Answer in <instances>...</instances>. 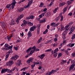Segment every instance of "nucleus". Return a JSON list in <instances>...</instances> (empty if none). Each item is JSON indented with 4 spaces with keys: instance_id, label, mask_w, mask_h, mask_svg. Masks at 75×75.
Wrapping results in <instances>:
<instances>
[{
    "instance_id": "obj_64",
    "label": "nucleus",
    "mask_w": 75,
    "mask_h": 75,
    "mask_svg": "<svg viewBox=\"0 0 75 75\" xmlns=\"http://www.w3.org/2000/svg\"><path fill=\"white\" fill-rule=\"evenodd\" d=\"M25 72H23V73L21 75H25Z\"/></svg>"
},
{
    "instance_id": "obj_11",
    "label": "nucleus",
    "mask_w": 75,
    "mask_h": 75,
    "mask_svg": "<svg viewBox=\"0 0 75 75\" xmlns=\"http://www.w3.org/2000/svg\"><path fill=\"white\" fill-rule=\"evenodd\" d=\"M51 12H49L45 14V16L47 17H48L51 16Z\"/></svg>"
},
{
    "instance_id": "obj_8",
    "label": "nucleus",
    "mask_w": 75,
    "mask_h": 75,
    "mask_svg": "<svg viewBox=\"0 0 75 75\" xmlns=\"http://www.w3.org/2000/svg\"><path fill=\"white\" fill-rule=\"evenodd\" d=\"M34 59V58L33 57H31L29 58L28 60L27 61V64L30 63V62L31 61V62H32L33 60Z\"/></svg>"
},
{
    "instance_id": "obj_6",
    "label": "nucleus",
    "mask_w": 75,
    "mask_h": 75,
    "mask_svg": "<svg viewBox=\"0 0 75 75\" xmlns=\"http://www.w3.org/2000/svg\"><path fill=\"white\" fill-rule=\"evenodd\" d=\"M33 3L31 1H29L28 3V4L26 6H25L23 7V8H28L29 7H30V6L31 5V4Z\"/></svg>"
},
{
    "instance_id": "obj_42",
    "label": "nucleus",
    "mask_w": 75,
    "mask_h": 75,
    "mask_svg": "<svg viewBox=\"0 0 75 75\" xmlns=\"http://www.w3.org/2000/svg\"><path fill=\"white\" fill-rule=\"evenodd\" d=\"M1 74H3V73H5V71L4 69H3L1 71Z\"/></svg>"
},
{
    "instance_id": "obj_28",
    "label": "nucleus",
    "mask_w": 75,
    "mask_h": 75,
    "mask_svg": "<svg viewBox=\"0 0 75 75\" xmlns=\"http://www.w3.org/2000/svg\"><path fill=\"white\" fill-rule=\"evenodd\" d=\"M62 55V54L61 53H59V54L58 55V58H60V57H61V56Z\"/></svg>"
},
{
    "instance_id": "obj_1",
    "label": "nucleus",
    "mask_w": 75,
    "mask_h": 75,
    "mask_svg": "<svg viewBox=\"0 0 75 75\" xmlns=\"http://www.w3.org/2000/svg\"><path fill=\"white\" fill-rule=\"evenodd\" d=\"M6 50L7 51V50H8L9 49H10V50H9L8 52H7L6 54V57L5 58V60L7 61V58L8 57V56H9V54H10V53H11L13 51H12V50L11 49L12 48V47L11 46H8V47H6L5 48Z\"/></svg>"
},
{
    "instance_id": "obj_52",
    "label": "nucleus",
    "mask_w": 75,
    "mask_h": 75,
    "mask_svg": "<svg viewBox=\"0 0 75 75\" xmlns=\"http://www.w3.org/2000/svg\"><path fill=\"white\" fill-rule=\"evenodd\" d=\"M12 6H11V7L13 9L14 8V6H15V4H12Z\"/></svg>"
},
{
    "instance_id": "obj_54",
    "label": "nucleus",
    "mask_w": 75,
    "mask_h": 75,
    "mask_svg": "<svg viewBox=\"0 0 75 75\" xmlns=\"http://www.w3.org/2000/svg\"><path fill=\"white\" fill-rule=\"evenodd\" d=\"M66 50H65L64 49H61L60 50L61 51H64V52H65Z\"/></svg>"
},
{
    "instance_id": "obj_61",
    "label": "nucleus",
    "mask_w": 75,
    "mask_h": 75,
    "mask_svg": "<svg viewBox=\"0 0 75 75\" xmlns=\"http://www.w3.org/2000/svg\"><path fill=\"white\" fill-rule=\"evenodd\" d=\"M74 45H75V44L74 43H71V47H73Z\"/></svg>"
},
{
    "instance_id": "obj_7",
    "label": "nucleus",
    "mask_w": 75,
    "mask_h": 75,
    "mask_svg": "<svg viewBox=\"0 0 75 75\" xmlns=\"http://www.w3.org/2000/svg\"><path fill=\"white\" fill-rule=\"evenodd\" d=\"M69 28V30H71V31L70 32V33H69V34H70V35L71 34H72L73 32V31H74L75 30V27H72L71 28Z\"/></svg>"
},
{
    "instance_id": "obj_29",
    "label": "nucleus",
    "mask_w": 75,
    "mask_h": 75,
    "mask_svg": "<svg viewBox=\"0 0 75 75\" xmlns=\"http://www.w3.org/2000/svg\"><path fill=\"white\" fill-rule=\"evenodd\" d=\"M24 10V9L23 8H20V10H19V11L20 12H22V11H23V10Z\"/></svg>"
},
{
    "instance_id": "obj_49",
    "label": "nucleus",
    "mask_w": 75,
    "mask_h": 75,
    "mask_svg": "<svg viewBox=\"0 0 75 75\" xmlns=\"http://www.w3.org/2000/svg\"><path fill=\"white\" fill-rule=\"evenodd\" d=\"M62 62H63L64 64H65V63H66V62H67V61L64 60H62Z\"/></svg>"
},
{
    "instance_id": "obj_33",
    "label": "nucleus",
    "mask_w": 75,
    "mask_h": 75,
    "mask_svg": "<svg viewBox=\"0 0 75 75\" xmlns=\"http://www.w3.org/2000/svg\"><path fill=\"white\" fill-rule=\"evenodd\" d=\"M23 23L24 24H27L28 22H27V21L25 20H23Z\"/></svg>"
},
{
    "instance_id": "obj_51",
    "label": "nucleus",
    "mask_w": 75,
    "mask_h": 75,
    "mask_svg": "<svg viewBox=\"0 0 75 75\" xmlns=\"http://www.w3.org/2000/svg\"><path fill=\"white\" fill-rule=\"evenodd\" d=\"M4 70L5 72H7V71H8V69H7L4 68Z\"/></svg>"
},
{
    "instance_id": "obj_24",
    "label": "nucleus",
    "mask_w": 75,
    "mask_h": 75,
    "mask_svg": "<svg viewBox=\"0 0 75 75\" xmlns=\"http://www.w3.org/2000/svg\"><path fill=\"white\" fill-rule=\"evenodd\" d=\"M31 35H32V34L31 33V32L30 31H29L28 33V36L30 37L31 36Z\"/></svg>"
},
{
    "instance_id": "obj_18",
    "label": "nucleus",
    "mask_w": 75,
    "mask_h": 75,
    "mask_svg": "<svg viewBox=\"0 0 75 75\" xmlns=\"http://www.w3.org/2000/svg\"><path fill=\"white\" fill-rule=\"evenodd\" d=\"M46 21V20H43L40 21H39V23H44V22H45Z\"/></svg>"
},
{
    "instance_id": "obj_34",
    "label": "nucleus",
    "mask_w": 75,
    "mask_h": 75,
    "mask_svg": "<svg viewBox=\"0 0 75 75\" xmlns=\"http://www.w3.org/2000/svg\"><path fill=\"white\" fill-rule=\"evenodd\" d=\"M30 18L31 19H34V16H30Z\"/></svg>"
},
{
    "instance_id": "obj_14",
    "label": "nucleus",
    "mask_w": 75,
    "mask_h": 75,
    "mask_svg": "<svg viewBox=\"0 0 75 75\" xmlns=\"http://www.w3.org/2000/svg\"><path fill=\"white\" fill-rule=\"evenodd\" d=\"M74 1V0H70V1H68L67 2V3L69 5H70L71 3H72V1Z\"/></svg>"
},
{
    "instance_id": "obj_17",
    "label": "nucleus",
    "mask_w": 75,
    "mask_h": 75,
    "mask_svg": "<svg viewBox=\"0 0 75 75\" xmlns=\"http://www.w3.org/2000/svg\"><path fill=\"white\" fill-rule=\"evenodd\" d=\"M65 2H62V3H61L60 4L59 6L60 7H62V6H64V5H65Z\"/></svg>"
},
{
    "instance_id": "obj_55",
    "label": "nucleus",
    "mask_w": 75,
    "mask_h": 75,
    "mask_svg": "<svg viewBox=\"0 0 75 75\" xmlns=\"http://www.w3.org/2000/svg\"><path fill=\"white\" fill-rule=\"evenodd\" d=\"M21 64V62L20 61H19V62L18 63V66H20V64Z\"/></svg>"
},
{
    "instance_id": "obj_56",
    "label": "nucleus",
    "mask_w": 75,
    "mask_h": 75,
    "mask_svg": "<svg viewBox=\"0 0 75 75\" xmlns=\"http://www.w3.org/2000/svg\"><path fill=\"white\" fill-rule=\"evenodd\" d=\"M57 40H57V38H55L54 39V41H55V42L57 41Z\"/></svg>"
},
{
    "instance_id": "obj_38",
    "label": "nucleus",
    "mask_w": 75,
    "mask_h": 75,
    "mask_svg": "<svg viewBox=\"0 0 75 75\" xmlns=\"http://www.w3.org/2000/svg\"><path fill=\"white\" fill-rule=\"evenodd\" d=\"M58 48H57L54 50V52L57 53V52H58Z\"/></svg>"
},
{
    "instance_id": "obj_27",
    "label": "nucleus",
    "mask_w": 75,
    "mask_h": 75,
    "mask_svg": "<svg viewBox=\"0 0 75 75\" xmlns=\"http://www.w3.org/2000/svg\"><path fill=\"white\" fill-rule=\"evenodd\" d=\"M12 4H10L9 5L8 4L6 5V8H10V7H11V6Z\"/></svg>"
},
{
    "instance_id": "obj_59",
    "label": "nucleus",
    "mask_w": 75,
    "mask_h": 75,
    "mask_svg": "<svg viewBox=\"0 0 75 75\" xmlns=\"http://www.w3.org/2000/svg\"><path fill=\"white\" fill-rule=\"evenodd\" d=\"M26 19H27V20H29V19H30V16H29L27 17Z\"/></svg>"
},
{
    "instance_id": "obj_2",
    "label": "nucleus",
    "mask_w": 75,
    "mask_h": 75,
    "mask_svg": "<svg viewBox=\"0 0 75 75\" xmlns=\"http://www.w3.org/2000/svg\"><path fill=\"white\" fill-rule=\"evenodd\" d=\"M71 62H72V63H73V64H72L71 65L70 67H69V71H71L72 69H73L74 68V67H75V61H74V60H72L71 61Z\"/></svg>"
},
{
    "instance_id": "obj_25",
    "label": "nucleus",
    "mask_w": 75,
    "mask_h": 75,
    "mask_svg": "<svg viewBox=\"0 0 75 75\" xmlns=\"http://www.w3.org/2000/svg\"><path fill=\"white\" fill-rule=\"evenodd\" d=\"M53 54H53V55H54V57H57V53H56L55 52H53Z\"/></svg>"
},
{
    "instance_id": "obj_45",
    "label": "nucleus",
    "mask_w": 75,
    "mask_h": 75,
    "mask_svg": "<svg viewBox=\"0 0 75 75\" xmlns=\"http://www.w3.org/2000/svg\"><path fill=\"white\" fill-rule=\"evenodd\" d=\"M60 16V18L61 17V19H60V21H62L63 20V16Z\"/></svg>"
},
{
    "instance_id": "obj_3",
    "label": "nucleus",
    "mask_w": 75,
    "mask_h": 75,
    "mask_svg": "<svg viewBox=\"0 0 75 75\" xmlns=\"http://www.w3.org/2000/svg\"><path fill=\"white\" fill-rule=\"evenodd\" d=\"M69 25H67L65 27L64 30L65 31L63 33H64V35H66L67 32L68 31V30H69Z\"/></svg>"
},
{
    "instance_id": "obj_10",
    "label": "nucleus",
    "mask_w": 75,
    "mask_h": 75,
    "mask_svg": "<svg viewBox=\"0 0 75 75\" xmlns=\"http://www.w3.org/2000/svg\"><path fill=\"white\" fill-rule=\"evenodd\" d=\"M52 74H54V72L53 71V70H52V71H51L49 73V72H47L46 73L47 75H51Z\"/></svg>"
},
{
    "instance_id": "obj_32",
    "label": "nucleus",
    "mask_w": 75,
    "mask_h": 75,
    "mask_svg": "<svg viewBox=\"0 0 75 75\" xmlns=\"http://www.w3.org/2000/svg\"><path fill=\"white\" fill-rule=\"evenodd\" d=\"M72 57H75V52H73L71 54Z\"/></svg>"
},
{
    "instance_id": "obj_31",
    "label": "nucleus",
    "mask_w": 75,
    "mask_h": 75,
    "mask_svg": "<svg viewBox=\"0 0 75 75\" xmlns=\"http://www.w3.org/2000/svg\"><path fill=\"white\" fill-rule=\"evenodd\" d=\"M51 50H52V49H48L47 50H46L45 51V52H51Z\"/></svg>"
},
{
    "instance_id": "obj_46",
    "label": "nucleus",
    "mask_w": 75,
    "mask_h": 75,
    "mask_svg": "<svg viewBox=\"0 0 75 75\" xmlns=\"http://www.w3.org/2000/svg\"><path fill=\"white\" fill-rule=\"evenodd\" d=\"M59 23H58L54 25L53 27H57V26H58V25H59Z\"/></svg>"
},
{
    "instance_id": "obj_35",
    "label": "nucleus",
    "mask_w": 75,
    "mask_h": 75,
    "mask_svg": "<svg viewBox=\"0 0 75 75\" xmlns=\"http://www.w3.org/2000/svg\"><path fill=\"white\" fill-rule=\"evenodd\" d=\"M28 24H30V26H33V23L31 22H28Z\"/></svg>"
},
{
    "instance_id": "obj_22",
    "label": "nucleus",
    "mask_w": 75,
    "mask_h": 75,
    "mask_svg": "<svg viewBox=\"0 0 75 75\" xmlns=\"http://www.w3.org/2000/svg\"><path fill=\"white\" fill-rule=\"evenodd\" d=\"M31 48L30 47L28 49L26 50V52H27L28 54V53H29V52H30V51H31Z\"/></svg>"
},
{
    "instance_id": "obj_19",
    "label": "nucleus",
    "mask_w": 75,
    "mask_h": 75,
    "mask_svg": "<svg viewBox=\"0 0 75 75\" xmlns=\"http://www.w3.org/2000/svg\"><path fill=\"white\" fill-rule=\"evenodd\" d=\"M24 16V15L23 14H21L20 16L18 17V18H19V19H21V18H23V17Z\"/></svg>"
},
{
    "instance_id": "obj_21",
    "label": "nucleus",
    "mask_w": 75,
    "mask_h": 75,
    "mask_svg": "<svg viewBox=\"0 0 75 75\" xmlns=\"http://www.w3.org/2000/svg\"><path fill=\"white\" fill-rule=\"evenodd\" d=\"M48 31V29H46L43 32V34H47V33Z\"/></svg>"
},
{
    "instance_id": "obj_44",
    "label": "nucleus",
    "mask_w": 75,
    "mask_h": 75,
    "mask_svg": "<svg viewBox=\"0 0 75 75\" xmlns=\"http://www.w3.org/2000/svg\"><path fill=\"white\" fill-rule=\"evenodd\" d=\"M37 30V31L38 34H39V33H40V28H38V29Z\"/></svg>"
},
{
    "instance_id": "obj_50",
    "label": "nucleus",
    "mask_w": 75,
    "mask_h": 75,
    "mask_svg": "<svg viewBox=\"0 0 75 75\" xmlns=\"http://www.w3.org/2000/svg\"><path fill=\"white\" fill-rule=\"evenodd\" d=\"M8 73H11V72H12V71L11 70H10V69H8Z\"/></svg>"
},
{
    "instance_id": "obj_39",
    "label": "nucleus",
    "mask_w": 75,
    "mask_h": 75,
    "mask_svg": "<svg viewBox=\"0 0 75 75\" xmlns=\"http://www.w3.org/2000/svg\"><path fill=\"white\" fill-rule=\"evenodd\" d=\"M74 38H75V34H74V35H72V36L71 37L72 40H74Z\"/></svg>"
},
{
    "instance_id": "obj_43",
    "label": "nucleus",
    "mask_w": 75,
    "mask_h": 75,
    "mask_svg": "<svg viewBox=\"0 0 75 75\" xmlns=\"http://www.w3.org/2000/svg\"><path fill=\"white\" fill-rule=\"evenodd\" d=\"M20 20V19L19 18H18L16 20V22L18 24H19V20Z\"/></svg>"
},
{
    "instance_id": "obj_62",
    "label": "nucleus",
    "mask_w": 75,
    "mask_h": 75,
    "mask_svg": "<svg viewBox=\"0 0 75 75\" xmlns=\"http://www.w3.org/2000/svg\"><path fill=\"white\" fill-rule=\"evenodd\" d=\"M14 48L15 50H18V48L17 47H14Z\"/></svg>"
},
{
    "instance_id": "obj_4",
    "label": "nucleus",
    "mask_w": 75,
    "mask_h": 75,
    "mask_svg": "<svg viewBox=\"0 0 75 75\" xmlns=\"http://www.w3.org/2000/svg\"><path fill=\"white\" fill-rule=\"evenodd\" d=\"M31 48V50H32L30 52V54H33V52H34V51H35V50L36 48V47L35 46H34L32 47H30Z\"/></svg>"
},
{
    "instance_id": "obj_58",
    "label": "nucleus",
    "mask_w": 75,
    "mask_h": 75,
    "mask_svg": "<svg viewBox=\"0 0 75 75\" xmlns=\"http://www.w3.org/2000/svg\"><path fill=\"white\" fill-rule=\"evenodd\" d=\"M9 45H8V44H5V47H9Z\"/></svg>"
},
{
    "instance_id": "obj_57",
    "label": "nucleus",
    "mask_w": 75,
    "mask_h": 75,
    "mask_svg": "<svg viewBox=\"0 0 75 75\" xmlns=\"http://www.w3.org/2000/svg\"><path fill=\"white\" fill-rule=\"evenodd\" d=\"M72 15V13H69L68 14V16H71Z\"/></svg>"
},
{
    "instance_id": "obj_36",
    "label": "nucleus",
    "mask_w": 75,
    "mask_h": 75,
    "mask_svg": "<svg viewBox=\"0 0 75 75\" xmlns=\"http://www.w3.org/2000/svg\"><path fill=\"white\" fill-rule=\"evenodd\" d=\"M55 24L56 23H52L50 24V25L51 26H53V27H54V25H55Z\"/></svg>"
},
{
    "instance_id": "obj_15",
    "label": "nucleus",
    "mask_w": 75,
    "mask_h": 75,
    "mask_svg": "<svg viewBox=\"0 0 75 75\" xmlns=\"http://www.w3.org/2000/svg\"><path fill=\"white\" fill-rule=\"evenodd\" d=\"M65 35H65V33H63L62 34V37L63 39V40H64V39H65L66 38V37H65Z\"/></svg>"
},
{
    "instance_id": "obj_23",
    "label": "nucleus",
    "mask_w": 75,
    "mask_h": 75,
    "mask_svg": "<svg viewBox=\"0 0 75 75\" xmlns=\"http://www.w3.org/2000/svg\"><path fill=\"white\" fill-rule=\"evenodd\" d=\"M60 18V16H59L58 17L56 18L55 20L56 21H58L59 20V18Z\"/></svg>"
},
{
    "instance_id": "obj_41",
    "label": "nucleus",
    "mask_w": 75,
    "mask_h": 75,
    "mask_svg": "<svg viewBox=\"0 0 75 75\" xmlns=\"http://www.w3.org/2000/svg\"><path fill=\"white\" fill-rule=\"evenodd\" d=\"M44 5V3H41L40 4V5H39V7H42V6Z\"/></svg>"
},
{
    "instance_id": "obj_13",
    "label": "nucleus",
    "mask_w": 75,
    "mask_h": 75,
    "mask_svg": "<svg viewBox=\"0 0 75 75\" xmlns=\"http://www.w3.org/2000/svg\"><path fill=\"white\" fill-rule=\"evenodd\" d=\"M1 25H2V27H6V24H5V23H4V22H1Z\"/></svg>"
},
{
    "instance_id": "obj_47",
    "label": "nucleus",
    "mask_w": 75,
    "mask_h": 75,
    "mask_svg": "<svg viewBox=\"0 0 75 75\" xmlns=\"http://www.w3.org/2000/svg\"><path fill=\"white\" fill-rule=\"evenodd\" d=\"M30 31H34V29L32 27H31L30 29Z\"/></svg>"
},
{
    "instance_id": "obj_53",
    "label": "nucleus",
    "mask_w": 75,
    "mask_h": 75,
    "mask_svg": "<svg viewBox=\"0 0 75 75\" xmlns=\"http://www.w3.org/2000/svg\"><path fill=\"white\" fill-rule=\"evenodd\" d=\"M16 69V67H14V68H13L12 70V72H13V71H14V70H15V69Z\"/></svg>"
},
{
    "instance_id": "obj_40",
    "label": "nucleus",
    "mask_w": 75,
    "mask_h": 75,
    "mask_svg": "<svg viewBox=\"0 0 75 75\" xmlns=\"http://www.w3.org/2000/svg\"><path fill=\"white\" fill-rule=\"evenodd\" d=\"M33 64H35V65H38V64H39V62H33Z\"/></svg>"
},
{
    "instance_id": "obj_48",
    "label": "nucleus",
    "mask_w": 75,
    "mask_h": 75,
    "mask_svg": "<svg viewBox=\"0 0 75 75\" xmlns=\"http://www.w3.org/2000/svg\"><path fill=\"white\" fill-rule=\"evenodd\" d=\"M65 52H66V54H67V55H68V54H69V52H68V50H65Z\"/></svg>"
},
{
    "instance_id": "obj_9",
    "label": "nucleus",
    "mask_w": 75,
    "mask_h": 75,
    "mask_svg": "<svg viewBox=\"0 0 75 75\" xmlns=\"http://www.w3.org/2000/svg\"><path fill=\"white\" fill-rule=\"evenodd\" d=\"M18 58V56L17 55H16L14 57H12L11 58V59H14V60H16Z\"/></svg>"
},
{
    "instance_id": "obj_63",
    "label": "nucleus",
    "mask_w": 75,
    "mask_h": 75,
    "mask_svg": "<svg viewBox=\"0 0 75 75\" xmlns=\"http://www.w3.org/2000/svg\"><path fill=\"white\" fill-rule=\"evenodd\" d=\"M25 74L26 75H30V74L29 73H27L26 72H25Z\"/></svg>"
},
{
    "instance_id": "obj_16",
    "label": "nucleus",
    "mask_w": 75,
    "mask_h": 75,
    "mask_svg": "<svg viewBox=\"0 0 75 75\" xmlns=\"http://www.w3.org/2000/svg\"><path fill=\"white\" fill-rule=\"evenodd\" d=\"M67 7L64 8L63 10V14H64L65 13V12L66 11H67Z\"/></svg>"
},
{
    "instance_id": "obj_37",
    "label": "nucleus",
    "mask_w": 75,
    "mask_h": 75,
    "mask_svg": "<svg viewBox=\"0 0 75 75\" xmlns=\"http://www.w3.org/2000/svg\"><path fill=\"white\" fill-rule=\"evenodd\" d=\"M27 69V67H24V68H23L22 69H21V71H22L23 70V71H25L26 69Z\"/></svg>"
},
{
    "instance_id": "obj_60",
    "label": "nucleus",
    "mask_w": 75,
    "mask_h": 75,
    "mask_svg": "<svg viewBox=\"0 0 75 75\" xmlns=\"http://www.w3.org/2000/svg\"><path fill=\"white\" fill-rule=\"evenodd\" d=\"M35 51H40V49L37 48L36 49H35Z\"/></svg>"
},
{
    "instance_id": "obj_5",
    "label": "nucleus",
    "mask_w": 75,
    "mask_h": 75,
    "mask_svg": "<svg viewBox=\"0 0 75 75\" xmlns=\"http://www.w3.org/2000/svg\"><path fill=\"white\" fill-rule=\"evenodd\" d=\"M14 64V62L13 61H9V62H7L6 64L7 65H8V66H11L12 64Z\"/></svg>"
},
{
    "instance_id": "obj_20",
    "label": "nucleus",
    "mask_w": 75,
    "mask_h": 75,
    "mask_svg": "<svg viewBox=\"0 0 75 75\" xmlns=\"http://www.w3.org/2000/svg\"><path fill=\"white\" fill-rule=\"evenodd\" d=\"M16 0H13L12 1V3H11V4L12 5V4H16Z\"/></svg>"
},
{
    "instance_id": "obj_26",
    "label": "nucleus",
    "mask_w": 75,
    "mask_h": 75,
    "mask_svg": "<svg viewBox=\"0 0 75 75\" xmlns=\"http://www.w3.org/2000/svg\"><path fill=\"white\" fill-rule=\"evenodd\" d=\"M5 39H6V40H7V39L8 41H10V40H11V39L10 38V37L8 36H7L6 37H5Z\"/></svg>"
},
{
    "instance_id": "obj_30",
    "label": "nucleus",
    "mask_w": 75,
    "mask_h": 75,
    "mask_svg": "<svg viewBox=\"0 0 75 75\" xmlns=\"http://www.w3.org/2000/svg\"><path fill=\"white\" fill-rule=\"evenodd\" d=\"M35 64H32L31 65V68L32 69H34V67H35Z\"/></svg>"
},
{
    "instance_id": "obj_12",
    "label": "nucleus",
    "mask_w": 75,
    "mask_h": 75,
    "mask_svg": "<svg viewBox=\"0 0 75 75\" xmlns=\"http://www.w3.org/2000/svg\"><path fill=\"white\" fill-rule=\"evenodd\" d=\"M44 56H45V54H43L40 56H38V57H39V58H40L41 59H43V58H44Z\"/></svg>"
}]
</instances>
